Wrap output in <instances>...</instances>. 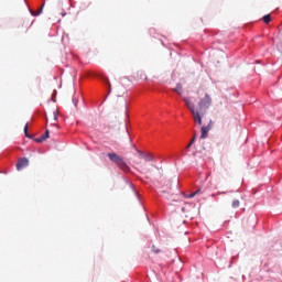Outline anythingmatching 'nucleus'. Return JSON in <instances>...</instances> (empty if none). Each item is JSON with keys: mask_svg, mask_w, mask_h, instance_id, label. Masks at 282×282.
I'll use <instances>...</instances> for the list:
<instances>
[{"mask_svg": "<svg viewBox=\"0 0 282 282\" xmlns=\"http://www.w3.org/2000/svg\"><path fill=\"white\" fill-rule=\"evenodd\" d=\"M25 166H30V160L25 158L19 159L17 163V171H23Z\"/></svg>", "mask_w": 282, "mask_h": 282, "instance_id": "obj_4", "label": "nucleus"}, {"mask_svg": "<svg viewBox=\"0 0 282 282\" xmlns=\"http://www.w3.org/2000/svg\"><path fill=\"white\" fill-rule=\"evenodd\" d=\"M42 138V140H47V138H50V130H46Z\"/></svg>", "mask_w": 282, "mask_h": 282, "instance_id": "obj_14", "label": "nucleus"}, {"mask_svg": "<svg viewBox=\"0 0 282 282\" xmlns=\"http://www.w3.org/2000/svg\"><path fill=\"white\" fill-rule=\"evenodd\" d=\"M196 138H197V134H195V135L192 138V140H191V142L187 144L186 149H191V147H193V144H195Z\"/></svg>", "mask_w": 282, "mask_h": 282, "instance_id": "obj_8", "label": "nucleus"}, {"mask_svg": "<svg viewBox=\"0 0 282 282\" xmlns=\"http://www.w3.org/2000/svg\"><path fill=\"white\" fill-rule=\"evenodd\" d=\"M263 23H270L272 21V17L270 14H267L262 18Z\"/></svg>", "mask_w": 282, "mask_h": 282, "instance_id": "obj_7", "label": "nucleus"}, {"mask_svg": "<svg viewBox=\"0 0 282 282\" xmlns=\"http://www.w3.org/2000/svg\"><path fill=\"white\" fill-rule=\"evenodd\" d=\"M54 116V121L56 122L58 120V115L56 113V111L53 112Z\"/></svg>", "mask_w": 282, "mask_h": 282, "instance_id": "obj_18", "label": "nucleus"}, {"mask_svg": "<svg viewBox=\"0 0 282 282\" xmlns=\"http://www.w3.org/2000/svg\"><path fill=\"white\" fill-rule=\"evenodd\" d=\"M239 205H240L239 199H235V200H232V203H231V207H232V208H239Z\"/></svg>", "mask_w": 282, "mask_h": 282, "instance_id": "obj_9", "label": "nucleus"}, {"mask_svg": "<svg viewBox=\"0 0 282 282\" xmlns=\"http://www.w3.org/2000/svg\"><path fill=\"white\" fill-rule=\"evenodd\" d=\"M138 154H139L140 160H144V152L138 150Z\"/></svg>", "mask_w": 282, "mask_h": 282, "instance_id": "obj_16", "label": "nucleus"}, {"mask_svg": "<svg viewBox=\"0 0 282 282\" xmlns=\"http://www.w3.org/2000/svg\"><path fill=\"white\" fill-rule=\"evenodd\" d=\"M24 133H25L26 138L30 137V135L28 134V123H26L25 127H24Z\"/></svg>", "mask_w": 282, "mask_h": 282, "instance_id": "obj_19", "label": "nucleus"}, {"mask_svg": "<svg viewBox=\"0 0 282 282\" xmlns=\"http://www.w3.org/2000/svg\"><path fill=\"white\" fill-rule=\"evenodd\" d=\"M202 193V188H198L196 192L191 193L189 195H185L186 199H193L195 195H199Z\"/></svg>", "mask_w": 282, "mask_h": 282, "instance_id": "obj_6", "label": "nucleus"}, {"mask_svg": "<svg viewBox=\"0 0 282 282\" xmlns=\"http://www.w3.org/2000/svg\"><path fill=\"white\" fill-rule=\"evenodd\" d=\"M213 120H209V123L207 126H203L200 128V140H206L208 138V131L213 129Z\"/></svg>", "mask_w": 282, "mask_h": 282, "instance_id": "obj_3", "label": "nucleus"}, {"mask_svg": "<svg viewBox=\"0 0 282 282\" xmlns=\"http://www.w3.org/2000/svg\"><path fill=\"white\" fill-rule=\"evenodd\" d=\"M43 8H45V3H43L42 7L35 13H33V15L39 17V14H41V12H43Z\"/></svg>", "mask_w": 282, "mask_h": 282, "instance_id": "obj_10", "label": "nucleus"}, {"mask_svg": "<svg viewBox=\"0 0 282 282\" xmlns=\"http://www.w3.org/2000/svg\"><path fill=\"white\" fill-rule=\"evenodd\" d=\"M135 164H137V166H140L141 171H142L145 175H149V174L151 173V171H149V170L145 171L144 169H142V165H140V162H137Z\"/></svg>", "mask_w": 282, "mask_h": 282, "instance_id": "obj_11", "label": "nucleus"}, {"mask_svg": "<svg viewBox=\"0 0 282 282\" xmlns=\"http://www.w3.org/2000/svg\"><path fill=\"white\" fill-rule=\"evenodd\" d=\"M104 83H107V85L109 86V91H111V84L109 83V78L105 77Z\"/></svg>", "mask_w": 282, "mask_h": 282, "instance_id": "obj_15", "label": "nucleus"}, {"mask_svg": "<svg viewBox=\"0 0 282 282\" xmlns=\"http://www.w3.org/2000/svg\"><path fill=\"white\" fill-rule=\"evenodd\" d=\"M152 252H154V254H160V252H162V250H160V248L152 246Z\"/></svg>", "mask_w": 282, "mask_h": 282, "instance_id": "obj_13", "label": "nucleus"}, {"mask_svg": "<svg viewBox=\"0 0 282 282\" xmlns=\"http://www.w3.org/2000/svg\"><path fill=\"white\" fill-rule=\"evenodd\" d=\"M173 91H175V94H178V96H182V94H184V87L182 86V84H177Z\"/></svg>", "mask_w": 282, "mask_h": 282, "instance_id": "obj_5", "label": "nucleus"}, {"mask_svg": "<svg viewBox=\"0 0 282 282\" xmlns=\"http://www.w3.org/2000/svg\"><path fill=\"white\" fill-rule=\"evenodd\" d=\"M143 160H147V162L153 161V154H147V155H144Z\"/></svg>", "mask_w": 282, "mask_h": 282, "instance_id": "obj_12", "label": "nucleus"}, {"mask_svg": "<svg viewBox=\"0 0 282 282\" xmlns=\"http://www.w3.org/2000/svg\"><path fill=\"white\" fill-rule=\"evenodd\" d=\"M196 94L198 96L197 109H195V104H193L189 98L185 97L183 101L185 102L187 109H189L195 124H199L202 127V118H204L206 112L210 109V106L213 105V97L202 89H198Z\"/></svg>", "mask_w": 282, "mask_h": 282, "instance_id": "obj_1", "label": "nucleus"}, {"mask_svg": "<svg viewBox=\"0 0 282 282\" xmlns=\"http://www.w3.org/2000/svg\"><path fill=\"white\" fill-rule=\"evenodd\" d=\"M108 158L110 162L116 164L121 171H129V165H127V162H124V159L122 156L118 155L116 152H109Z\"/></svg>", "mask_w": 282, "mask_h": 282, "instance_id": "obj_2", "label": "nucleus"}, {"mask_svg": "<svg viewBox=\"0 0 282 282\" xmlns=\"http://www.w3.org/2000/svg\"><path fill=\"white\" fill-rule=\"evenodd\" d=\"M35 142H37V143L45 142V139H43V137H40V138L35 139Z\"/></svg>", "mask_w": 282, "mask_h": 282, "instance_id": "obj_17", "label": "nucleus"}]
</instances>
